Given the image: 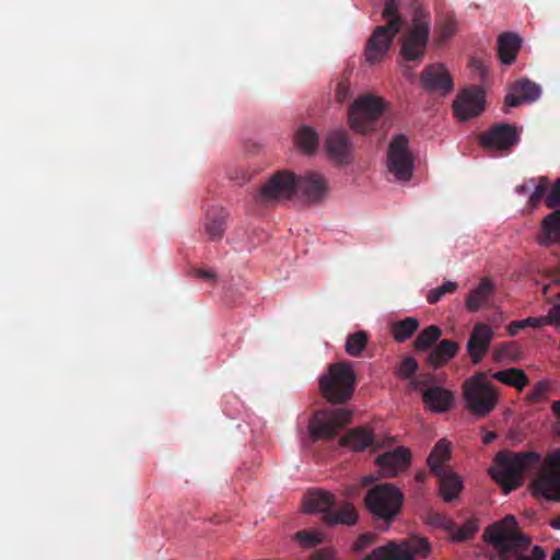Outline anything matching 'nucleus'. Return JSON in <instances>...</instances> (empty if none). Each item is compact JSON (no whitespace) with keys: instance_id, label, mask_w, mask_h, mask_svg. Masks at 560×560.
I'll return each mask as SVG.
<instances>
[{"instance_id":"39","label":"nucleus","mask_w":560,"mask_h":560,"mask_svg":"<svg viewBox=\"0 0 560 560\" xmlns=\"http://www.w3.org/2000/svg\"><path fill=\"white\" fill-rule=\"evenodd\" d=\"M368 341L369 337L364 330L350 334L347 337L345 345L346 352L351 357H361L362 352L366 348Z\"/></svg>"},{"instance_id":"31","label":"nucleus","mask_w":560,"mask_h":560,"mask_svg":"<svg viewBox=\"0 0 560 560\" xmlns=\"http://www.w3.org/2000/svg\"><path fill=\"white\" fill-rule=\"evenodd\" d=\"M294 143L304 153L312 155L318 148V133L314 128L303 125L295 131Z\"/></svg>"},{"instance_id":"51","label":"nucleus","mask_w":560,"mask_h":560,"mask_svg":"<svg viewBox=\"0 0 560 560\" xmlns=\"http://www.w3.org/2000/svg\"><path fill=\"white\" fill-rule=\"evenodd\" d=\"M433 383H435V376H434V375H432V374H430V373H428V374H423V375H421L419 378L413 380V381L411 382V384H412V386H413L415 388H418V387H420V386H429V385H431V384H433Z\"/></svg>"},{"instance_id":"42","label":"nucleus","mask_w":560,"mask_h":560,"mask_svg":"<svg viewBox=\"0 0 560 560\" xmlns=\"http://www.w3.org/2000/svg\"><path fill=\"white\" fill-rule=\"evenodd\" d=\"M457 288H458L457 282L446 281L442 285L429 291V293L427 295V301L430 304H435L441 300V298L444 294L453 293L457 290Z\"/></svg>"},{"instance_id":"12","label":"nucleus","mask_w":560,"mask_h":560,"mask_svg":"<svg viewBox=\"0 0 560 560\" xmlns=\"http://www.w3.org/2000/svg\"><path fill=\"white\" fill-rule=\"evenodd\" d=\"M533 491L548 500L560 501V448L549 453L533 480Z\"/></svg>"},{"instance_id":"8","label":"nucleus","mask_w":560,"mask_h":560,"mask_svg":"<svg viewBox=\"0 0 560 560\" xmlns=\"http://www.w3.org/2000/svg\"><path fill=\"white\" fill-rule=\"evenodd\" d=\"M364 503L373 517L390 524L401 512L404 494L394 485L384 482L368 490Z\"/></svg>"},{"instance_id":"27","label":"nucleus","mask_w":560,"mask_h":560,"mask_svg":"<svg viewBox=\"0 0 560 560\" xmlns=\"http://www.w3.org/2000/svg\"><path fill=\"white\" fill-rule=\"evenodd\" d=\"M229 212L223 208L207 211L206 232L212 241L221 240L225 233Z\"/></svg>"},{"instance_id":"4","label":"nucleus","mask_w":560,"mask_h":560,"mask_svg":"<svg viewBox=\"0 0 560 560\" xmlns=\"http://www.w3.org/2000/svg\"><path fill=\"white\" fill-rule=\"evenodd\" d=\"M400 0H386L382 11V18L387 21L384 25L374 28L365 46V60L373 65L387 54L389 47L401 31L402 18L399 13Z\"/></svg>"},{"instance_id":"5","label":"nucleus","mask_w":560,"mask_h":560,"mask_svg":"<svg viewBox=\"0 0 560 560\" xmlns=\"http://www.w3.org/2000/svg\"><path fill=\"white\" fill-rule=\"evenodd\" d=\"M304 510L306 513L323 514L324 523L330 526H351L358 521V512L351 503L345 502L336 506L334 494L324 490L310 491L305 498Z\"/></svg>"},{"instance_id":"50","label":"nucleus","mask_w":560,"mask_h":560,"mask_svg":"<svg viewBox=\"0 0 560 560\" xmlns=\"http://www.w3.org/2000/svg\"><path fill=\"white\" fill-rule=\"evenodd\" d=\"M335 557V549L326 547L316 550L310 560H331Z\"/></svg>"},{"instance_id":"35","label":"nucleus","mask_w":560,"mask_h":560,"mask_svg":"<svg viewBox=\"0 0 560 560\" xmlns=\"http://www.w3.org/2000/svg\"><path fill=\"white\" fill-rule=\"evenodd\" d=\"M419 328V322L415 317H406L402 320L392 325L390 331L397 342H404L409 339Z\"/></svg>"},{"instance_id":"13","label":"nucleus","mask_w":560,"mask_h":560,"mask_svg":"<svg viewBox=\"0 0 560 560\" xmlns=\"http://www.w3.org/2000/svg\"><path fill=\"white\" fill-rule=\"evenodd\" d=\"M413 155L409 150V139L399 133L393 137L387 151V167L398 180L407 182L413 173Z\"/></svg>"},{"instance_id":"43","label":"nucleus","mask_w":560,"mask_h":560,"mask_svg":"<svg viewBox=\"0 0 560 560\" xmlns=\"http://www.w3.org/2000/svg\"><path fill=\"white\" fill-rule=\"evenodd\" d=\"M545 205L548 209H560V177L549 186Z\"/></svg>"},{"instance_id":"9","label":"nucleus","mask_w":560,"mask_h":560,"mask_svg":"<svg viewBox=\"0 0 560 560\" xmlns=\"http://www.w3.org/2000/svg\"><path fill=\"white\" fill-rule=\"evenodd\" d=\"M384 109L385 104L381 97L369 94L359 96L348 109L350 128L359 133L373 130Z\"/></svg>"},{"instance_id":"53","label":"nucleus","mask_w":560,"mask_h":560,"mask_svg":"<svg viewBox=\"0 0 560 560\" xmlns=\"http://www.w3.org/2000/svg\"><path fill=\"white\" fill-rule=\"evenodd\" d=\"M525 328V325L522 324V320L512 322L508 327V332L510 336H515L520 329Z\"/></svg>"},{"instance_id":"10","label":"nucleus","mask_w":560,"mask_h":560,"mask_svg":"<svg viewBox=\"0 0 560 560\" xmlns=\"http://www.w3.org/2000/svg\"><path fill=\"white\" fill-rule=\"evenodd\" d=\"M430 552V545L421 537H410L401 541H389L377 547L362 560H415L416 556L427 557Z\"/></svg>"},{"instance_id":"52","label":"nucleus","mask_w":560,"mask_h":560,"mask_svg":"<svg viewBox=\"0 0 560 560\" xmlns=\"http://www.w3.org/2000/svg\"><path fill=\"white\" fill-rule=\"evenodd\" d=\"M550 326H560V303L555 304L548 311Z\"/></svg>"},{"instance_id":"56","label":"nucleus","mask_w":560,"mask_h":560,"mask_svg":"<svg viewBox=\"0 0 560 560\" xmlns=\"http://www.w3.org/2000/svg\"><path fill=\"white\" fill-rule=\"evenodd\" d=\"M552 281L560 283V264L556 267L552 273Z\"/></svg>"},{"instance_id":"58","label":"nucleus","mask_w":560,"mask_h":560,"mask_svg":"<svg viewBox=\"0 0 560 560\" xmlns=\"http://www.w3.org/2000/svg\"><path fill=\"white\" fill-rule=\"evenodd\" d=\"M425 478H427L425 472H422V471H421V472H418V474L416 475V480H417L418 482H424Z\"/></svg>"},{"instance_id":"49","label":"nucleus","mask_w":560,"mask_h":560,"mask_svg":"<svg viewBox=\"0 0 560 560\" xmlns=\"http://www.w3.org/2000/svg\"><path fill=\"white\" fill-rule=\"evenodd\" d=\"M513 342H505L502 343L495 351H494V359L497 361H500L504 358L511 357V350L514 348Z\"/></svg>"},{"instance_id":"3","label":"nucleus","mask_w":560,"mask_h":560,"mask_svg":"<svg viewBox=\"0 0 560 560\" xmlns=\"http://www.w3.org/2000/svg\"><path fill=\"white\" fill-rule=\"evenodd\" d=\"M431 28V15L421 8L416 7L410 23L399 37V60L398 62L408 70L407 63L413 62L419 66L425 56Z\"/></svg>"},{"instance_id":"25","label":"nucleus","mask_w":560,"mask_h":560,"mask_svg":"<svg viewBox=\"0 0 560 560\" xmlns=\"http://www.w3.org/2000/svg\"><path fill=\"white\" fill-rule=\"evenodd\" d=\"M522 47V38L512 32H505L498 37V54L502 63L512 65Z\"/></svg>"},{"instance_id":"14","label":"nucleus","mask_w":560,"mask_h":560,"mask_svg":"<svg viewBox=\"0 0 560 560\" xmlns=\"http://www.w3.org/2000/svg\"><path fill=\"white\" fill-rule=\"evenodd\" d=\"M296 191V175L289 171L275 173L259 189L256 201L260 205L289 200Z\"/></svg>"},{"instance_id":"36","label":"nucleus","mask_w":560,"mask_h":560,"mask_svg":"<svg viewBox=\"0 0 560 560\" xmlns=\"http://www.w3.org/2000/svg\"><path fill=\"white\" fill-rule=\"evenodd\" d=\"M457 31V22L452 15L442 16L435 25V42L441 46L454 36Z\"/></svg>"},{"instance_id":"19","label":"nucleus","mask_w":560,"mask_h":560,"mask_svg":"<svg viewBox=\"0 0 560 560\" xmlns=\"http://www.w3.org/2000/svg\"><path fill=\"white\" fill-rule=\"evenodd\" d=\"M296 190L312 203L320 202L328 192L327 180L324 175L316 172H308L296 177Z\"/></svg>"},{"instance_id":"46","label":"nucleus","mask_w":560,"mask_h":560,"mask_svg":"<svg viewBox=\"0 0 560 560\" xmlns=\"http://www.w3.org/2000/svg\"><path fill=\"white\" fill-rule=\"evenodd\" d=\"M351 96L350 83L348 80H342L338 83L336 89V98L339 103H343Z\"/></svg>"},{"instance_id":"17","label":"nucleus","mask_w":560,"mask_h":560,"mask_svg":"<svg viewBox=\"0 0 560 560\" xmlns=\"http://www.w3.org/2000/svg\"><path fill=\"white\" fill-rule=\"evenodd\" d=\"M420 84L425 91L442 96L454 89L453 79L443 63L428 65L420 74Z\"/></svg>"},{"instance_id":"59","label":"nucleus","mask_w":560,"mask_h":560,"mask_svg":"<svg viewBox=\"0 0 560 560\" xmlns=\"http://www.w3.org/2000/svg\"><path fill=\"white\" fill-rule=\"evenodd\" d=\"M550 560H560V548H557L552 555Z\"/></svg>"},{"instance_id":"41","label":"nucleus","mask_w":560,"mask_h":560,"mask_svg":"<svg viewBox=\"0 0 560 560\" xmlns=\"http://www.w3.org/2000/svg\"><path fill=\"white\" fill-rule=\"evenodd\" d=\"M294 539L304 549L313 548L323 541V536L317 530H299L294 535Z\"/></svg>"},{"instance_id":"34","label":"nucleus","mask_w":560,"mask_h":560,"mask_svg":"<svg viewBox=\"0 0 560 560\" xmlns=\"http://www.w3.org/2000/svg\"><path fill=\"white\" fill-rule=\"evenodd\" d=\"M493 292V284L490 280L483 279L466 299V307L470 312L478 311Z\"/></svg>"},{"instance_id":"33","label":"nucleus","mask_w":560,"mask_h":560,"mask_svg":"<svg viewBox=\"0 0 560 560\" xmlns=\"http://www.w3.org/2000/svg\"><path fill=\"white\" fill-rule=\"evenodd\" d=\"M492 377L505 385L516 388L517 390H523V388L529 383V378L526 373L518 368L498 371L492 374Z\"/></svg>"},{"instance_id":"44","label":"nucleus","mask_w":560,"mask_h":560,"mask_svg":"<svg viewBox=\"0 0 560 560\" xmlns=\"http://www.w3.org/2000/svg\"><path fill=\"white\" fill-rule=\"evenodd\" d=\"M418 370V362L412 357H406L398 369L399 376L404 378H410L415 375Z\"/></svg>"},{"instance_id":"55","label":"nucleus","mask_w":560,"mask_h":560,"mask_svg":"<svg viewBox=\"0 0 560 560\" xmlns=\"http://www.w3.org/2000/svg\"><path fill=\"white\" fill-rule=\"evenodd\" d=\"M551 410L557 417H560V400H556L552 402Z\"/></svg>"},{"instance_id":"30","label":"nucleus","mask_w":560,"mask_h":560,"mask_svg":"<svg viewBox=\"0 0 560 560\" xmlns=\"http://www.w3.org/2000/svg\"><path fill=\"white\" fill-rule=\"evenodd\" d=\"M450 445L448 441L441 439L428 456L427 463L433 474L448 468L446 463L451 457Z\"/></svg>"},{"instance_id":"6","label":"nucleus","mask_w":560,"mask_h":560,"mask_svg":"<svg viewBox=\"0 0 560 560\" xmlns=\"http://www.w3.org/2000/svg\"><path fill=\"white\" fill-rule=\"evenodd\" d=\"M357 377L348 362L334 363L319 378L323 397L331 404H343L354 392Z\"/></svg>"},{"instance_id":"40","label":"nucleus","mask_w":560,"mask_h":560,"mask_svg":"<svg viewBox=\"0 0 560 560\" xmlns=\"http://www.w3.org/2000/svg\"><path fill=\"white\" fill-rule=\"evenodd\" d=\"M553 382L550 380L538 381L533 389L527 393L526 400L530 404L539 402L546 399L548 392L551 389Z\"/></svg>"},{"instance_id":"7","label":"nucleus","mask_w":560,"mask_h":560,"mask_svg":"<svg viewBox=\"0 0 560 560\" xmlns=\"http://www.w3.org/2000/svg\"><path fill=\"white\" fill-rule=\"evenodd\" d=\"M465 408L479 418L487 417L498 404V393L483 372H478L463 384Z\"/></svg>"},{"instance_id":"24","label":"nucleus","mask_w":560,"mask_h":560,"mask_svg":"<svg viewBox=\"0 0 560 560\" xmlns=\"http://www.w3.org/2000/svg\"><path fill=\"white\" fill-rule=\"evenodd\" d=\"M542 220L537 241L542 246L560 245V208L551 209Z\"/></svg>"},{"instance_id":"2","label":"nucleus","mask_w":560,"mask_h":560,"mask_svg":"<svg viewBox=\"0 0 560 560\" xmlns=\"http://www.w3.org/2000/svg\"><path fill=\"white\" fill-rule=\"evenodd\" d=\"M540 464L541 455L537 452L500 451L489 474L504 493H510L523 485L525 472L536 470Z\"/></svg>"},{"instance_id":"18","label":"nucleus","mask_w":560,"mask_h":560,"mask_svg":"<svg viewBox=\"0 0 560 560\" xmlns=\"http://www.w3.org/2000/svg\"><path fill=\"white\" fill-rule=\"evenodd\" d=\"M494 338L493 329L485 323H476L467 341V352L474 364H478L490 349Z\"/></svg>"},{"instance_id":"47","label":"nucleus","mask_w":560,"mask_h":560,"mask_svg":"<svg viewBox=\"0 0 560 560\" xmlns=\"http://www.w3.org/2000/svg\"><path fill=\"white\" fill-rule=\"evenodd\" d=\"M374 536L372 534H361L358 539L353 544V549L355 551H362L368 546L373 544Z\"/></svg>"},{"instance_id":"29","label":"nucleus","mask_w":560,"mask_h":560,"mask_svg":"<svg viewBox=\"0 0 560 560\" xmlns=\"http://www.w3.org/2000/svg\"><path fill=\"white\" fill-rule=\"evenodd\" d=\"M374 436L365 428H355L348 431L341 439L340 444L351 448L353 452H360L368 446L373 445Z\"/></svg>"},{"instance_id":"38","label":"nucleus","mask_w":560,"mask_h":560,"mask_svg":"<svg viewBox=\"0 0 560 560\" xmlns=\"http://www.w3.org/2000/svg\"><path fill=\"white\" fill-rule=\"evenodd\" d=\"M528 184L534 186V191L530 194L528 198V207L532 209H536L541 200L546 198L548 192L550 182L548 177L540 176L538 178H530Z\"/></svg>"},{"instance_id":"57","label":"nucleus","mask_w":560,"mask_h":560,"mask_svg":"<svg viewBox=\"0 0 560 560\" xmlns=\"http://www.w3.org/2000/svg\"><path fill=\"white\" fill-rule=\"evenodd\" d=\"M550 526L555 529H560V516L551 520Z\"/></svg>"},{"instance_id":"26","label":"nucleus","mask_w":560,"mask_h":560,"mask_svg":"<svg viewBox=\"0 0 560 560\" xmlns=\"http://www.w3.org/2000/svg\"><path fill=\"white\" fill-rule=\"evenodd\" d=\"M440 483V494L445 502H452L458 497L463 489L459 476L450 468L434 472Z\"/></svg>"},{"instance_id":"48","label":"nucleus","mask_w":560,"mask_h":560,"mask_svg":"<svg viewBox=\"0 0 560 560\" xmlns=\"http://www.w3.org/2000/svg\"><path fill=\"white\" fill-rule=\"evenodd\" d=\"M194 276L197 278H200L208 282H215L217 281V275L211 269H202V268H195L192 270Z\"/></svg>"},{"instance_id":"16","label":"nucleus","mask_w":560,"mask_h":560,"mask_svg":"<svg viewBox=\"0 0 560 560\" xmlns=\"http://www.w3.org/2000/svg\"><path fill=\"white\" fill-rule=\"evenodd\" d=\"M520 140L514 125L498 124L480 135L481 147L490 150L509 151Z\"/></svg>"},{"instance_id":"20","label":"nucleus","mask_w":560,"mask_h":560,"mask_svg":"<svg viewBox=\"0 0 560 560\" xmlns=\"http://www.w3.org/2000/svg\"><path fill=\"white\" fill-rule=\"evenodd\" d=\"M410 463V452L400 446L386 452L375 459L378 472L385 478L396 477Z\"/></svg>"},{"instance_id":"15","label":"nucleus","mask_w":560,"mask_h":560,"mask_svg":"<svg viewBox=\"0 0 560 560\" xmlns=\"http://www.w3.org/2000/svg\"><path fill=\"white\" fill-rule=\"evenodd\" d=\"M486 105L485 91L481 86L474 85L464 89L455 98L453 109L459 120H468L479 116Z\"/></svg>"},{"instance_id":"23","label":"nucleus","mask_w":560,"mask_h":560,"mask_svg":"<svg viewBox=\"0 0 560 560\" xmlns=\"http://www.w3.org/2000/svg\"><path fill=\"white\" fill-rule=\"evenodd\" d=\"M422 400L430 410L442 413L452 408L454 395L450 389L432 385L423 390Z\"/></svg>"},{"instance_id":"60","label":"nucleus","mask_w":560,"mask_h":560,"mask_svg":"<svg viewBox=\"0 0 560 560\" xmlns=\"http://www.w3.org/2000/svg\"><path fill=\"white\" fill-rule=\"evenodd\" d=\"M516 191L518 194H524L526 191V187L524 185L523 186H518V187H516Z\"/></svg>"},{"instance_id":"21","label":"nucleus","mask_w":560,"mask_h":560,"mask_svg":"<svg viewBox=\"0 0 560 560\" xmlns=\"http://www.w3.org/2000/svg\"><path fill=\"white\" fill-rule=\"evenodd\" d=\"M540 94L541 89L538 84L528 79H521L512 85L510 93L505 96V105L517 107L524 102L537 101Z\"/></svg>"},{"instance_id":"45","label":"nucleus","mask_w":560,"mask_h":560,"mask_svg":"<svg viewBox=\"0 0 560 560\" xmlns=\"http://www.w3.org/2000/svg\"><path fill=\"white\" fill-rule=\"evenodd\" d=\"M522 324L525 325V328L526 327L540 328V327L547 326V325L550 326L549 314L547 313V315L539 316V317H527L525 319H522Z\"/></svg>"},{"instance_id":"32","label":"nucleus","mask_w":560,"mask_h":560,"mask_svg":"<svg viewBox=\"0 0 560 560\" xmlns=\"http://www.w3.org/2000/svg\"><path fill=\"white\" fill-rule=\"evenodd\" d=\"M445 528L452 533V538L455 541H466L475 537L479 530V524L476 518H468L463 526L457 525L452 520L443 517Z\"/></svg>"},{"instance_id":"28","label":"nucleus","mask_w":560,"mask_h":560,"mask_svg":"<svg viewBox=\"0 0 560 560\" xmlns=\"http://www.w3.org/2000/svg\"><path fill=\"white\" fill-rule=\"evenodd\" d=\"M457 352V342L450 339H443L431 350L427 361L433 369H438L454 358Z\"/></svg>"},{"instance_id":"37","label":"nucleus","mask_w":560,"mask_h":560,"mask_svg":"<svg viewBox=\"0 0 560 560\" xmlns=\"http://www.w3.org/2000/svg\"><path fill=\"white\" fill-rule=\"evenodd\" d=\"M442 330L435 325L425 327L415 339L413 346L418 351L430 349L441 337Z\"/></svg>"},{"instance_id":"54","label":"nucleus","mask_w":560,"mask_h":560,"mask_svg":"<svg viewBox=\"0 0 560 560\" xmlns=\"http://www.w3.org/2000/svg\"><path fill=\"white\" fill-rule=\"evenodd\" d=\"M497 439V434L494 432H486V434L482 438V442L485 444H490Z\"/></svg>"},{"instance_id":"1","label":"nucleus","mask_w":560,"mask_h":560,"mask_svg":"<svg viewBox=\"0 0 560 560\" xmlns=\"http://www.w3.org/2000/svg\"><path fill=\"white\" fill-rule=\"evenodd\" d=\"M482 537L497 550L489 560H545L547 556L542 547H532L530 537L521 532L512 514L489 525Z\"/></svg>"},{"instance_id":"11","label":"nucleus","mask_w":560,"mask_h":560,"mask_svg":"<svg viewBox=\"0 0 560 560\" xmlns=\"http://www.w3.org/2000/svg\"><path fill=\"white\" fill-rule=\"evenodd\" d=\"M352 415L347 409L317 410L308 423L313 441L334 439L351 422Z\"/></svg>"},{"instance_id":"22","label":"nucleus","mask_w":560,"mask_h":560,"mask_svg":"<svg viewBox=\"0 0 560 560\" xmlns=\"http://www.w3.org/2000/svg\"><path fill=\"white\" fill-rule=\"evenodd\" d=\"M328 156L338 163H348L351 153V142L345 130H334L328 133L325 142Z\"/></svg>"}]
</instances>
